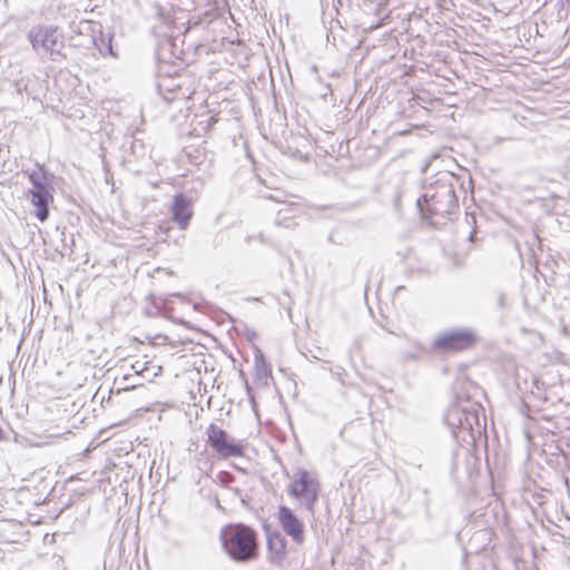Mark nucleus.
Segmentation results:
<instances>
[{
    "label": "nucleus",
    "instance_id": "nucleus-22",
    "mask_svg": "<svg viewBox=\"0 0 570 570\" xmlns=\"http://www.w3.org/2000/svg\"><path fill=\"white\" fill-rule=\"evenodd\" d=\"M131 368L134 371V374L136 377L141 375V373L147 368V363L141 364L139 361L131 364Z\"/></svg>",
    "mask_w": 570,
    "mask_h": 570
},
{
    "label": "nucleus",
    "instance_id": "nucleus-24",
    "mask_svg": "<svg viewBox=\"0 0 570 570\" xmlns=\"http://www.w3.org/2000/svg\"><path fill=\"white\" fill-rule=\"evenodd\" d=\"M549 450H544V452L548 454L549 452H554V453H561V452H566V450L560 445V444H550L548 446Z\"/></svg>",
    "mask_w": 570,
    "mask_h": 570
},
{
    "label": "nucleus",
    "instance_id": "nucleus-25",
    "mask_svg": "<svg viewBox=\"0 0 570 570\" xmlns=\"http://www.w3.org/2000/svg\"><path fill=\"white\" fill-rule=\"evenodd\" d=\"M548 455L547 463L556 468V456H552L551 452H549Z\"/></svg>",
    "mask_w": 570,
    "mask_h": 570
},
{
    "label": "nucleus",
    "instance_id": "nucleus-1",
    "mask_svg": "<svg viewBox=\"0 0 570 570\" xmlns=\"http://www.w3.org/2000/svg\"><path fill=\"white\" fill-rule=\"evenodd\" d=\"M468 189H472V178L466 168L458 166V173L439 170L416 200L422 219L434 227L453 220L460 208V195L465 196Z\"/></svg>",
    "mask_w": 570,
    "mask_h": 570
},
{
    "label": "nucleus",
    "instance_id": "nucleus-26",
    "mask_svg": "<svg viewBox=\"0 0 570 570\" xmlns=\"http://www.w3.org/2000/svg\"><path fill=\"white\" fill-rule=\"evenodd\" d=\"M331 372L334 374V375H337V376H341L342 373L344 372V368L342 366H336L335 370H331Z\"/></svg>",
    "mask_w": 570,
    "mask_h": 570
},
{
    "label": "nucleus",
    "instance_id": "nucleus-5",
    "mask_svg": "<svg viewBox=\"0 0 570 570\" xmlns=\"http://www.w3.org/2000/svg\"><path fill=\"white\" fill-rule=\"evenodd\" d=\"M27 38L38 56H48L53 62L66 59V55L62 52L63 36L57 26L36 24L28 31Z\"/></svg>",
    "mask_w": 570,
    "mask_h": 570
},
{
    "label": "nucleus",
    "instance_id": "nucleus-18",
    "mask_svg": "<svg viewBox=\"0 0 570 570\" xmlns=\"http://www.w3.org/2000/svg\"><path fill=\"white\" fill-rule=\"evenodd\" d=\"M169 78H165L163 80H160L158 83H157V89H158V92L163 96V98L167 101H171L174 99V97H170V96H166L164 94V90H166L167 92L169 94H173L175 91L176 88H180L179 85H169L167 82H169Z\"/></svg>",
    "mask_w": 570,
    "mask_h": 570
},
{
    "label": "nucleus",
    "instance_id": "nucleus-37",
    "mask_svg": "<svg viewBox=\"0 0 570 570\" xmlns=\"http://www.w3.org/2000/svg\"><path fill=\"white\" fill-rule=\"evenodd\" d=\"M523 407L528 409V404L525 402H523Z\"/></svg>",
    "mask_w": 570,
    "mask_h": 570
},
{
    "label": "nucleus",
    "instance_id": "nucleus-34",
    "mask_svg": "<svg viewBox=\"0 0 570 570\" xmlns=\"http://www.w3.org/2000/svg\"><path fill=\"white\" fill-rule=\"evenodd\" d=\"M312 357L315 360H321V356L317 353L312 354Z\"/></svg>",
    "mask_w": 570,
    "mask_h": 570
},
{
    "label": "nucleus",
    "instance_id": "nucleus-30",
    "mask_svg": "<svg viewBox=\"0 0 570 570\" xmlns=\"http://www.w3.org/2000/svg\"><path fill=\"white\" fill-rule=\"evenodd\" d=\"M136 147H137V141L136 140L131 141L130 148H131L132 154H136Z\"/></svg>",
    "mask_w": 570,
    "mask_h": 570
},
{
    "label": "nucleus",
    "instance_id": "nucleus-31",
    "mask_svg": "<svg viewBox=\"0 0 570 570\" xmlns=\"http://www.w3.org/2000/svg\"><path fill=\"white\" fill-rule=\"evenodd\" d=\"M174 322L177 323V324H186V322L184 320H180V318L179 320H174Z\"/></svg>",
    "mask_w": 570,
    "mask_h": 570
},
{
    "label": "nucleus",
    "instance_id": "nucleus-32",
    "mask_svg": "<svg viewBox=\"0 0 570 570\" xmlns=\"http://www.w3.org/2000/svg\"><path fill=\"white\" fill-rule=\"evenodd\" d=\"M4 439V432L3 430L0 428V441Z\"/></svg>",
    "mask_w": 570,
    "mask_h": 570
},
{
    "label": "nucleus",
    "instance_id": "nucleus-2",
    "mask_svg": "<svg viewBox=\"0 0 570 570\" xmlns=\"http://www.w3.org/2000/svg\"><path fill=\"white\" fill-rule=\"evenodd\" d=\"M455 401L444 414V422L453 439L461 445H472L485 431V412L481 404L483 390L470 380H460L454 386Z\"/></svg>",
    "mask_w": 570,
    "mask_h": 570
},
{
    "label": "nucleus",
    "instance_id": "nucleus-17",
    "mask_svg": "<svg viewBox=\"0 0 570 570\" xmlns=\"http://www.w3.org/2000/svg\"><path fill=\"white\" fill-rule=\"evenodd\" d=\"M552 456H556V468L559 469L561 472H564V470H570V452H561V453H554L551 452Z\"/></svg>",
    "mask_w": 570,
    "mask_h": 570
},
{
    "label": "nucleus",
    "instance_id": "nucleus-36",
    "mask_svg": "<svg viewBox=\"0 0 570 570\" xmlns=\"http://www.w3.org/2000/svg\"><path fill=\"white\" fill-rule=\"evenodd\" d=\"M255 336H256V335H255V333H254V332H252V333L248 335V337H255Z\"/></svg>",
    "mask_w": 570,
    "mask_h": 570
},
{
    "label": "nucleus",
    "instance_id": "nucleus-15",
    "mask_svg": "<svg viewBox=\"0 0 570 570\" xmlns=\"http://www.w3.org/2000/svg\"><path fill=\"white\" fill-rule=\"evenodd\" d=\"M119 386L116 389L115 393L120 394L121 392L131 391L139 386H144L142 382L136 381L135 375L125 374L119 382H117ZM114 393V390H111Z\"/></svg>",
    "mask_w": 570,
    "mask_h": 570
},
{
    "label": "nucleus",
    "instance_id": "nucleus-7",
    "mask_svg": "<svg viewBox=\"0 0 570 570\" xmlns=\"http://www.w3.org/2000/svg\"><path fill=\"white\" fill-rule=\"evenodd\" d=\"M206 436V443L219 459L227 460L245 455L243 441L230 436L227 431L215 423H210L207 426Z\"/></svg>",
    "mask_w": 570,
    "mask_h": 570
},
{
    "label": "nucleus",
    "instance_id": "nucleus-28",
    "mask_svg": "<svg viewBox=\"0 0 570 570\" xmlns=\"http://www.w3.org/2000/svg\"><path fill=\"white\" fill-rule=\"evenodd\" d=\"M168 297H178V298H180L181 301H184V299H185V296H184V294H181V293H173V294H169V295H168Z\"/></svg>",
    "mask_w": 570,
    "mask_h": 570
},
{
    "label": "nucleus",
    "instance_id": "nucleus-20",
    "mask_svg": "<svg viewBox=\"0 0 570 570\" xmlns=\"http://www.w3.org/2000/svg\"><path fill=\"white\" fill-rule=\"evenodd\" d=\"M494 305L499 311H503L507 307V295L503 291L495 292Z\"/></svg>",
    "mask_w": 570,
    "mask_h": 570
},
{
    "label": "nucleus",
    "instance_id": "nucleus-13",
    "mask_svg": "<svg viewBox=\"0 0 570 570\" xmlns=\"http://www.w3.org/2000/svg\"><path fill=\"white\" fill-rule=\"evenodd\" d=\"M90 30L92 33V43L99 53L104 57L110 56L112 58H117L118 53L112 46L114 35L110 32H104L100 23H92L90 26Z\"/></svg>",
    "mask_w": 570,
    "mask_h": 570
},
{
    "label": "nucleus",
    "instance_id": "nucleus-4",
    "mask_svg": "<svg viewBox=\"0 0 570 570\" xmlns=\"http://www.w3.org/2000/svg\"><path fill=\"white\" fill-rule=\"evenodd\" d=\"M224 551L237 563H247L258 558L257 532L244 523L227 524L220 532Z\"/></svg>",
    "mask_w": 570,
    "mask_h": 570
},
{
    "label": "nucleus",
    "instance_id": "nucleus-3",
    "mask_svg": "<svg viewBox=\"0 0 570 570\" xmlns=\"http://www.w3.org/2000/svg\"><path fill=\"white\" fill-rule=\"evenodd\" d=\"M161 19L160 26L155 27L160 38L156 47V59L158 63L174 65L176 60L189 63L195 60V57L200 52L205 51L206 45L195 37L199 31H205V23L202 18L191 17L186 22V28L183 32L184 39L181 46H178V37L175 35L177 27L176 20L170 17H164L159 13Z\"/></svg>",
    "mask_w": 570,
    "mask_h": 570
},
{
    "label": "nucleus",
    "instance_id": "nucleus-23",
    "mask_svg": "<svg viewBox=\"0 0 570 570\" xmlns=\"http://www.w3.org/2000/svg\"><path fill=\"white\" fill-rule=\"evenodd\" d=\"M439 159V155H433L430 158L425 160V163L422 166V173H428L429 168L432 166V164Z\"/></svg>",
    "mask_w": 570,
    "mask_h": 570
},
{
    "label": "nucleus",
    "instance_id": "nucleus-6",
    "mask_svg": "<svg viewBox=\"0 0 570 570\" xmlns=\"http://www.w3.org/2000/svg\"><path fill=\"white\" fill-rule=\"evenodd\" d=\"M32 188L28 190L31 204L35 206V216L43 223L50 214V205L53 203L52 179L48 173L38 167L28 175Z\"/></svg>",
    "mask_w": 570,
    "mask_h": 570
},
{
    "label": "nucleus",
    "instance_id": "nucleus-12",
    "mask_svg": "<svg viewBox=\"0 0 570 570\" xmlns=\"http://www.w3.org/2000/svg\"><path fill=\"white\" fill-rule=\"evenodd\" d=\"M193 217L190 200L183 194H176L171 205V219L180 229H186Z\"/></svg>",
    "mask_w": 570,
    "mask_h": 570
},
{
    "label": "nucleus",
    "instance_id": "nucleus-38",
    "mask_svg": "<svg viewBox=\"0 0 570 570\" xmlns=\"http://www.w3.org/2000/svg\"><path fill=\"white\" fill-rule=\"evenodd\" d=\"M567 161H570V157L567 159Z\"/></svg>",
    "mask_w": 570,
    "mask_h": 570
},
{
    "label": "nucleus",
    "instance_id": "nucleus-21",
    "mask_svg": "<svg viewBox=\"0 0 570 570\" xmlns=\"http://www.w3.org/2000/svg\"><path fill=\"white\" fill-rule=\"evenodd\" d=\"M230 492L235 498H238L240 501V504L244 508H248L249 503V497L247 494H243L242 491L238 488H229Z\"/></svg>",
    "mask_w": 570,
    "mask_h": 570
},
{
    "label": "nucleus",
    "instance_id": "nucleus-11",
    "mask_svg": "<svg viewBox=\"0 0 570 570\" xmlns=\"http://www.w3.org/2000/svg\"><path fill=\"white\" fill-rule=\"evenodd\" d=\"M267 538V560L277 567L283 566L287 556V541L278 530L265 527Z\"/></svg>",
    "mask_w": 570,
    "mask_h": 570
},
{
    "label": "nucleus",
    "instance_id": "nucleus-19",
    "mask_svg": "<svg viewBox=\"0 0 570 570\" xmlns=\"http://www.w3.org/2000/svg\"><path fill=\"white\" fill-rule=\"evenodd\" d=\"M216 482L218 484H220L222 487L224 488H227L229 489L230 488V484L234 482L235 480V476L229 473V472H226V471H220L217 476H216Z\"/></svg>",
    "mask_w": 570,
    "mask_h": 570
},
{
    "label": "nucleus",
    "instance_id": "nucleus-14",
    "mask_svg": "<svg viewBox=\"0 0 570 570\" xmlns=\"http://www.w3.org/2000/svg\"><path fill=\"white\" fill-rule=\"evenodd\" d=\"M255 371L258 380H267L272 376V368L265 360L264 353L257 346L254 347Z\"/></svg>",
    "mask_w": 570,
    "mask_h": 570
},
{
    "label": "nucleus",
    "instance_id": "nucleus-8",
    "mask_svg": "<svg viewBox=\"0 0 570 570\" xmlns=\"http://www.w3.org/2000/svg\"><path fill=\"white\" fill-rule=\"evenodd\" d=\"M287 491L291 497L301 501L309 513H314L315 504L318 501L320 482L307 470L298 469L296 471Z\"/></svg>",
    "mask_w": 570,
    "mask_h": 570
},
{
    "label": "nucleus",
    "instance_id": "nucleus-29",
    "mask_svg": "<svg viewBox=\"0 0 570 570\" xmlns=\"http://www.w3.org/2000/svg\"><path fill=\"white\" fill-rule=\"evenodd\" d=\"M215 507H216V509H218V510H220V511H224V508L222 507V504H220V502H219L218 498H215Z\"/></svg>",
    "mask_w": 570,
    "mask_h": 570
},
{
    "label": "nucleus",
    "instance_id": "nucleus-16",
    "mask_svg": "<svg viewBox=\"0 0 570 570\" xmlns=\"http://www.w3.org/2000/svg\"><path fill=\"white\" fill-rule=\"evenodd\" d=\"M186 157L188 163L193 166H200L206 160V154L200 148H193L186 150Z\"/></svg>",
    "mask_w": 570,
    "mask_h": 570
},
{
    "label": "nucleus",
    "instance_id": "nucleus-9",
    "mask_svg": "<svg viewBox=\"0 0 570 570\" xmlns=\"http://www.w3.org/2000/svg\"><path fill=\"white\" fill-rule=\"evenodd\" d=\"M478 342V334L470 327L448 330L434 340L433 346L442 352H461L472 348Z\"/></svg>",
    "mask_w": 570,
    "mask_h": 570
},
{
    "label": "nucleus",
    "instance_id": "nucleus-10",
    "mask_svg": "<svg viewBox=\"0 0 570 570\" xmlns=\"http://www.w3.org/2000/svg\"><path fill=\"white\" fill-rule=\"evenodd\" d=\"M278 521L284 532L292 538L296 544H302L305 540L304 523L286 505L278 507Z\"/></svg>",
    "mask_w": 570,
    "mask_h": 570
},
{
    "label": "nucleus",
    "instance_id": "nucleus-35",
    "mask_svg": "<svg viewBox=\"0 0 570 570\" xmlns=\"http://www.w3.org/2000/svg\"><path fill=\"white\" fill-rule=\"evenodd\" d=\"M215 121H216L215 117L209 118V124L215 122Z\"/></svg>",
    "mask_w": 570,
    "mask_h": 570
},
{
    "label": "nucleus",
    "instance_id": "nucleus-27",
    "mask_svg": "<svg viewBox=\"0 0 570 570\" xmlns=\"http://www.w3.org/2000/svg\"><path fill=\"white\" fill-rule=\"evenodd\" d=\"M475 235H476V229L473 228L469 235V240L473 243L475 240Z\"/></svg>",
    "mask_w": 570,
    "mask_h": 570
},
{
    "label": "nucleus",
    "instance_id": "nucleus-33",
    "mask_svg": "<svg viewBox=\"0 0 570 570\" xmlns=\"http://www.w3.org/2000/svg\"><path fill=\"white\" fill-rule=\"evenodd\" d=\"M139 148H140V149H144V145H142V142H140V144H139V146H137V147H136V154L138 153Z\"/></svg>",
    "mask_w": 570,
    "mask_h": 570
}]
</instances>
